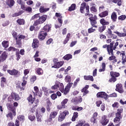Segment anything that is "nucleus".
Listing matches in <instances>:
<instances>
[{"label": "nucleus", "mask_w": 126, "mask_h": 126, "mask_svg": "<svg viewBox=\"0 0 126 126\" xmlns=\"http://www.w3.org/2000/svg\"><path fill=\"white\" fill-rule=\"evenodd\" d=\"M6 118H10L11 120H13V116L12 115V113L11 112H9V113L6 115Z\"/></svg>", "instance_id": "obj_58"}, {"label": "nucleus", "mask_w": 126, "mask_h": 126, "mask_svg": "<svg viewBox=\"0 0 126 126\" xmlns=\"http://www.w3.org/2000/svg\"><path fill=\"white\" fill-rule=\"evenodd\" d=\"M43 30L44 31V32L46 33H48V32H50L51 30H52V24H46L43 28Z\"/></svg>", "instance_id": "obj_25"}, {"label": "nucleus", "mask_w": 126, "mask_h": 126, "mask_svg": "<svg viewBox=\"0 0 126 126\" xmlns=\"http://www.w3.org/2000/svg\"><path fill=\"white\" fill-rule=\"evenodd\" d=\"M116 91L120 93V94H123L125 91L124 90V88L123 87V85L122 84H117L116 86Z\"/></svg>", "instance_id": "obj_18"}, {"label": "nucleus", "mask_w": 126, "mask_h": 126, "mask_svg": "<svg viewBox=\"0 0 126 126\" xmlns=\"http://www.w3.org/2000/svg\"><path fill=\"white\" fill-rule=\"evenodd\" d=\"M70 37H71V34L70 33H68L66 35V38L63 42V44H64V45H65V44L67 43V42H68L70 39Z\"/></svg>", "instance_id": "obj_33"}, {"label": "nucleus", "mask_w": 126, "mask_h": 126, "mask_svg": "<svg viewBox=\"0 0 126 126\" xmlns=\"http://www.w3.org/2000/svg\"><path fill=\"white\" fill-rule=\"evenodd\" d=\"M102 68L98 70L99 72H103L106 70V63H102L101 64Z\"/></svg>", "instance_id": "obj_43"}, {"label": "nucleus", "mask_w": 126, "mask_h": 126, "mask_svg": "<svg viewBox=\"0 0 126 126\" xmlns=\"http://www.w3.org/2000/svg\"><path fill=\"white\" fill-rule=\"evenodd\" d=\"M84 78L85 80H90V81H94V78H93V76H84Z\"/></svg>", "instance_id": "obj_41"}, {"label": "nucleus", "mask_w": 126, "mask_h": 126, "mask_svg": "<svg viewBox=\"0 0 126 126\" xmlns=\"http://www.w3.org/2000/svg\"><path fill=\"white\" fill-rule=\"evenodd\" d=\"M7 72L10 74V75H13L15 77H19L20 75V72L16 69H12L7 70Z\"/></svg>", "instance_id": "obj_8"}, {"label": "nucleus", "mask_w": 126, "mask_h": 126, "mask_svg": "<svg viewBox=\"0 0 126 126\" xmlns=\"http://www.w3.org/2000/svg\"><path fill=\"white\" fill-rule=\"evenodd\" d=\"M27 84V77L24 76L23 77V82L22 83V86L23 87H25Z\"/></svg>", "instance_id": "obj_44"}, {"label": "nucleus", "mask_w": 126, "mask_h": 126, "mask_svg": "<svg viewBox=\"0 0 126 126\" xmlns=\"http://www.w3.org/2000/svg\"><path fill=\"white\" fill-rule=\"evenodd\" d=\"M58 111H53L49 115V118L46 121V123H50L53 121V119H55L58 116Z\"/></svg>", "instance_id": "obj_12"}, {"label": "nucleus", "mask_w": 126, "mask_h": 126, "mask_svg": "<svg viewBox=\"0 0 126 126\" xmlns=\"http://www.w3.org/2000/svg\"><path fill=\"white\" fill-rule=\"evenodd\" d=\"M115 44V41H112L110 43V45H104L102 46L103 49H106L107 48V51L108 52V54H110V53H112L113 54V47H114V44Z\"/></svg>", "instance_id": "obj_11"}, {"label": "nucleus", "mask_w": 126, "mask_h": 126, "mask_svg": "<svg viewBox=\"0 0 126 126\" xmlns=\"http://www.w3.org/2000/svg\"><path fill=\"white\" fill-rule=\"evenodd\" d=\"M117 54L119 55L120 54V56H122V64H125L126 63V52L125 51H122V52L120 51H117Z\"/></svg>", "instance_id": "obj_23"}, {"label": "nucleus", "mask_w": 126, "mask_h": 126, "mask_svg": "<svg viewBox=\"0 0 126 126\" xmlns=\"http://www.w3.org/2000/svg\"><path fill=\"white\" fill-rule=\"evenodd\" d=\"M26 36L22 34H19L18 38L17 39H16V45H17V48H21L22 47V41L21 40L22 39H25Z\"/></svg>", "instance_id": "obj_9"}, {"label": "nucleus", "mask_w": 126, "mask_h": 126, "mask_svg": "<svg viewBox=\"0 0 126 126\" xmlns=\"http://www.w3.org/2000/svg\"><path fill=\"white\" fill-rule=\"evenodd\" d=\"M71 102L74 104V105H77L79 104V103H81L82 102V97L81 96L79 97V98L76 97L71 99Z\"/></svg>", "instance_id": "obj_20"}, {"label": "nucleus", "mask_w": 126, "mask_h": 126, "mask_svg": "<svg viewBox=\"0 0 126 126\" xmlns=\"http://www.w3.org/2000/svg\"><path fill=\"white\" fill-rule=\"evenodd\" d=\"M47 35H48V33L46 32L41 31L39 33L38 38L40 40V41H43V40H45V39H46V36H47Z\"/></svg>", "instance_id": "obj_22"}, {"label": "nucleus", "mask_w": 126, "mask_h": 126, "mask_svg": "<svg viewBox=\"0 0 126 126\" xmlns=\"http://www.w3.org/2000/svg\"><path fill=\"white\" fill-rule=\"evenodd\" d=\"M63 60L64 61H69L72 59V55L71 54H66L63 58Z\"/></svg>", "instance_id": "obj_37"}, {"label": "nucleus", "mask_w": 126, "mask_h": 126, "mask_svg": "<svg viewBox=\"0 0 126 126\" xmlns=\"http://www.w3.org/2000/svg\"><path fill=\"white\" fill-rule=\"evenodd\" d=\"M68 102V99L65 98L61 102V106L58 105L57 109L58 110H63V109H65L66 106L65 104H67Z\"/></svg>", "instance_id": "obj_16"}, {"label": "nucleus", "mask_w": 126, "mask_h": 126, "mask_svg": "<svg viewBox=\"0 0 126 126\" xmlns=\"http://www.w3.org/2000/svg\"><path fill=\"white\" fill-rule=\"evenodd\" d=\"M119 106H120V104L118 102H114V104H112L113 108H116V109H118Z\"/></svg>", "instance_id": "obj_60"}, {"label": "nucleus", "mask_w": 126, "mask_h": 126, "mask_svg": "<svg viewBox=\"0 0 126 126\" xmlns=\"http://www.w3.org/2000/svg\"><path fill=\"white\" fill-rule=\"evenodd\" d=\"M78 118V112H74L73 113V116L72 117L71 121L72 122H75L76 119Z\"/></svg>", "instance_id": "obj_38"}, {"label": "nucleus", "mask_w": 126, "mask_h": 126, "mask_svg": "<svg viewBox=\"0 0 126 126\" xmlns=\"http://www.w3.org/2000/svg\"><path fill=\"white\" fill-rule=\"evenodd\" d=\"M33 89L34 92H33V93L34 96L42 97V95H43V92L42 91H39V88H38V87H34Z\"/></svg>", "instance_id": "obj_15"}, {"label": "nucleus", "mask_w": 126, "mask_h": 126, "mask_svg": "<svg viewBox=\"0 0 126 126\" xmlns=\"http://www.w3.org/2000/svg\"><path fill=\"white\" fill-rule=\"evenodd\" d=\"M93 27H94L92 26V27H91V28H89L88 30V33H93V32H95V31H96V29H93Z\"/></svg>", "instance_id": "obj_59"}, {"label": "nucleus", "mask_w": 126, "mask_h": 126, "mask_svg": "<svg viewBox=\"0 0 126 126\" xmlns=\"http://www.w3.org/2000/svg\"><path fill=\"white\" fill-rule=\"evenodd\" d=\"M22 13H24V11L21 10L19 12L15 13L12 15L13 17H17V16H19L22 14Z\"/></svg>", "instance_id": "obj_47"}, {"label": "nucleus", "mask_w": 126, "mask_h": 126, "mask_svg": "<svg viewBox=\"0 0 126 126\" xmlns=\"http://www.w3.org/2000/svg\"><path fill=\"white\" fill-rule=\"evenodd\" d=\"M105 35L108 38H109V39H111V38H113V39H117V36L113 34V32L110 29L106 31Z\"/></svg>", "instance_id": "obj_17"}, {"label": "nucleus", "mask_w": 126, "mask_h": 126, "mask_svg": "<svg viewBox=\"0 0 126 126\" xmlns=\"http://www.w3.org/2000/svg\"><path fill=\"white\" fill-rule=\"evenodd\" d=\"M65 81L66 82H70L71 81V77L69 75H67L65 76Z\"/></svg>", "instance_id": "obj_62"}, {"label": "nucleus", "mask_w": 126, "mask_h": 126, "mask_svg": "<svg viewBox=\"0 0 126 126\" xmlns=\"http://www.w3.org/2000/svg\"><path fill=\"white\" fill-rule=\"evenodd\" d=\"M35 71L38 75H42L44 73V70H43L42 68H36L35 69Z\"/></svg>", "instance_id": "obj_35"}, {"label": "nucleus", "mask_w": 126, "mask_h": 126, "mask_svg": "<svg viewBox=\"0 0 126 126\" xmlns=\"http://www.w3.org/2000/svg\"><path fill=\"white\" fill-rule=\"evenodd\" d=\"M9 107L10 108V110L12 112L13 116L15 117L16 116V109L14 107H11L10 105H9Z\"/></svg>", "instance_id": "obj_52"}, {"label": "nucleus", "mask_w": 126, "mask_h": 126, "mask_svg": "<svg viewBox=\"0 0 126 126\" xmlns=\"http://www.w3.org/2000/svg\"><path fill=\"white\" fill-rule=\"evenodd\" d=\"M90 9L92 13H96L97 11V7L94 5L91 6Z\"/></svg>", "instance_id": "obj_40"}, {"label": "nucleus", "mask_w": 126, "mask_h": 126, "mask_svg": "<svg viewBox=\"0 0 126 126\" xmlns=\"http://www.w3.org/2000/svg\"><path fill=\"white\" fill-rule=\"evenodd\" d=\"M13 100L15 101H19L20 100L19 94L16 93H11V95L8 97V102H12Z\"/></svg>", "instance_id": "obj_6"}, {"label": "nucleus", "mask_w": 126, "mask_h": 126, "mask_svg": "<svg viewBox=\"0 0 126 126\" xmlns=\"http://www.w3.org/2000/svg\"><path fill=\"white\" fill-rule=\"evenodd\" d=\"M124 110L123 108L118 109L117 110V112L116 113V117L114 119V123H119L118 124L115 125V126H121V124H122V122H121V120L123 119V116H122V113H123Z\"/></svg>", "instance_id": "obj_2"}, {"label": "nucleus", "mask_w": 126, "mask_h": 126, "mask_svg": "<svg viewBox=\"0 0 126 126\" xmlns=\"http://www.w3.org/2000/svg\"><path fill=\"white\" fill-rule=\"evenodd\" d=\"M63 62H59L57 63H54V65L52 66V68H60L61 66L63 65Z\"/></svg>", "instance_id": "obj_29"}, {"label": "nucleus", "mask_w": 126, "mask_h": 126, "mask_svg": "<svg viewBox=\"0 0 126 126\" xmlns=\"http://www.w3.org/2000/svg\"><path fill=\"white\" fill-rule=\"evenodd\" d=\"M36 98L35 97H33L32 96V94H30L29 96L27 98V100L30 104V105L33 104L32 106V109L33 108H35V107H37L38 106V104H39V99H37L36 100H35Z\"/></svg>", "instance_id": "obj_4"}, {"label": "nucleus", "mask_w": 126, "mask_h": 126, "mask_svg": "<svg viewBox=\"0 0 126 126\" xmlns=\"http://www.w3.org/2000/svg\"><path fill=\"white\" fill-rule=\"evenodd\" d=\"M37 122L38 123H41L42 122V120H43V117L41 114H36V115Z\"/></svg>", "instance_id": "obj_48"}, {"label": "nucleus", "mask_w": 126, "mask_h": 126, "mask_svg": "<svg viewBox=\"0 0 126 126\" xmlns=\"http://www.w3.org/2000/svg\"><path fill=\"white\" fill-rule=\"evenodd\" d=\"M108 94L104 92H99L96 94L97 98H102L105 100H108Z\"/></svg>", "instance_id": "obj_13"}, {"label": "nucleus", "mask_w": 126, "mask_h": 126, "mask_svg": "<svg viewBox=\"0 0 126 126\" xmlns=\"http://www.w3.org/2000/svg\"><path fill=\"white\" fill-rule=\"evenodd\" d=\"M12 35L15 40H17V39H18V36L17 35L18 33L15 31L12 32Z\"/></svg>", "instance_id": "obj_55"}, {"label": "nucleus", "mask_w": 126, "mask_h": 126, "mask_svg": "<svg viewBox=\"0 0 126 126\" xmlns=\"http://www.w3.org/2000/svg\"><path fill=\"white\" fill-rule=\"evenodd\" d=\"M110 74L111 78L109 80V82H116V81H117V77L120 76V73L117 72L110 71Z\"/></svg>", "instance_id": "obj_7"}, {"label": "nucleus", "mask_w": 126, "mask_h": 126, "mask_svg": "<svg viewBox=\"0 0 126 126\" xmlns=\"http://www.w3.org/2000/svg\"><path fill=\"white\" fill-rule=\"evenodd\" d=\"M126 15H122L121 16H120L119 17H118V19L119 20H125V19H126Z\"/></svg>", "instance_id": "obj_61"}, {"label": "nucleus", "mask_w": 126, "mask_h": 126, "mask_svg": "<svg viewBox=\"0 0 126 126\" xmlns=\"http://www.w3.org/2000/svg\"><path fill=\"white\" fill-rule=\"evenodd\" d=\"M31 83H34L36 80H37V76H32L30 79Z\"/></svg>", "instance_id": "obj_56"}, {"label": "nucleus", "mask_w": 126, "mask_h": 126, "mask_svg": "<svg viewBox=\"0 0 126 126\" xmlns=\"http://www.w3.org/2000/svg\"><path fill=\"white\" fill-rule=\"evenodd\" d=\"M80 12L82 14L85 13V16H89V19L90 20L91 25L93 27H94V28H97L98 27V26H97V20L98 19V18L97 17V16L94 15L93 16V14L89 13V5H87L86 2H84L81 4Z\"/></svg>", "instance_id": "obj_1"}, {"label": "nucleus", "mask_w": 126, "mask_h": 126, "mask_svg": "<svg viewBox=\"0 0 126 126\" xmlns=\"http://www.w3.org/2000/svg\"><path fill=\"white\" fill-rule=\"evenodd\" d=\"M2 46L4 49H7L9 47V41L8 40H4L1 43Z\"/></svg>", "instance_id": "obj_31"}, {"label": "nucleus", "mask_w": 126, "mask_h": 126, "mask_svg": "<svg viewBox=\"0 0 126 126\" xmlns=\"http://www.w3.org/2000/svg\"><path fill=\"white\" fill-rule=\"evenodd\" d=\"M8 57V53L6 51L2 52V54L0 56V61L1 63L6 61V59Z\"/></svg>", "instance_id": "obj_19"}, {"label": "nucleus", "mask_w": 126, "mask_h": 126, "mask_svg": "<svg viewBox=\"0 0 126 126\" xmlns=\"http://www.w3.org/2000/svg\"><path fill=\"white\" fill-rule=\"evenodd\" d=\"M40 24H39L37 21H34V23L32 26H31L30 28V31H38L41 28V26H40Z\"/></svg>", "instance_id": "obj_10"}, {"label": "nucleus", "mask_w": 126, "mask_h": 126, "mask_svg": "<svg viewBox=\"0 0 126 126\" xmlns=\"http://www.w3.org/2000/svg\"><path fill=\"white\" fill-rule=\"evenodd\" d=\"M17 119L19 121H20V122H24L25 117L24 115H19L17 117Z\"/></svg>", "instance_id": "obj_53"}, {"label": "nucleus", "mask_w": 126, "mask_h": 126, "mask_svg": "<svg viewBox=\"0 0 126 126\" xmlns=\"http://www.w3.org/2000/svg\"><path fill=\"white\" fill-rule=\"evenodd\" d=\"M99 22L102 26L98 27V32L102 33V32H104V31L106 30V28H107L106 25H109L110 24V22L106 21L104 18L101 19Z\"/></svg>", "instance_id": "obj_3"}, {"label": "nucleus", "mask_w": 126, "mask_h": 126, "mask_svg": "<svg viewBox=\"0 0 126 126\" xmlns=\"http://www.w3.org/2000/svg\"><path fill=\"white\" fill-rule=\"evenodd\" d=\"M70 124H71V122H66L63 123L60 126H70Z\"/></svg>", "instance_id": "obj_64"}, {"label": "nucleus", "mask_w": 126, "mask_h": 126, "mask_svg": "<svg viewBox=\"0 0 126 126\" xmlns=\"http://www.w3.org/2000/svg\"><path fill=\"white\" fill-rule=\"evenodd\" d=\"M69 88H67V87L65 88L64 90H63V91H62V93H63L64 95H66L68 92H69Z\"/></svg>", "instance_id": "obj_54"}, {"label": "nucleus", "mask_w": 126, "mask_h": 126, "mask_svg": "<svg viewBox=\"0 0 126 126\" xmlns=\"http://www.w3.org/2000/svg\"><path fill=\"white\" fill-rule=\"evenodd\" d=\"M7 51H8V52H16V53H17V52H18V51H19V49L16 48L13 46H10L7 49Z\"/></svg>", "instance_id": "obj_34"}, {"label": "nucleus", "mask_w": 126, "mask_h": 126, "mask_svg": "<svg viewBox=\"0 0 126 126\" xmlns=\"http://www.w3.org/2000/svg\"><path fill=\"white\" fill-rule=\"evenodd\" d=\"M46 20H47V15H43L40 16L37 20H35V21L37 22L39 24H43Z\"/></svg>", "instance_id": "obj_21"}, {"label": "nucleus", "mask_w": 126, "mask_h": 126, "mask_svg": "<svg viewBox=\"0 0 126 126\" xmlns=\"http://www.w3.org/2000/svg\"><path fill=\"white\" fill-rule=\"evenodd\" d=\"M109 122H110V120L109 119H108V116L106 115H103L101 117V119L100 120V124H101L102 126H107V125L109 124Z\"/></svg>", "instance_id": "obj_14"}, {"label": "nucleus", "mask_w": 126, "mask_h": 126, "mask_svg": "<svg viewBox=\"0 0 126 126\" xmlns=\"http://www.w3.org/2000/svg\"><path fill=\"white\" fill-rule=\"evenodd\" d=\"M108 15H109V11L107 10L103 11L98 14V16H100L101 18L106 17V16H108Z\"/></svg>", "instance_id": "obj_32"}, {"label": "nucleus", "mask_w": 126, "mask_h": 126, "mask_svg": "<svg viewBox=\"0 0 126 126\" xmlns=\"http://www.w3.org/2000/svg\"><path fill=\"white\" fill-rule=\"evenodd\" d=\"M32 47L33 49H36L39 47V40L37 38L33 39V42L32 43Z\"/></svg>", "instance_id": "obj_26"}, {"label": "nucleus", "mask_w": 126, "mask_h": 126, "mask_svg": "<svg viewBox=\"0 0 126 126\" xmlns=\"http://www.w3.org/2000/svg\"><path fill=\"white\" fill-rule=\"evenodd\" d=\"M6 83V78L4 77H2L1 78V83L0 85L1 87H4V84Z\"/></svg>", "instance_id": "obj_42"}, {"label": "nucleus", "mask_w": 126, "mask_h": 126, "mask_svg": "<svg viewBox=\"0 0 126 126\" xmlns=\"http://www.w3.org/2000/svg\"><path fill=\"white\" fill-rule=\"evenodd\" d=\"M17 23H18L19 25H24V24H25V20L23 19H18L17 20Z\"/></svg>", "instance_id": "obj_46"}, {"label": "nucleus", "mask_w": 126, "mask_h": 126, "mask_svg": "<svg viewBox=\"0 0 126 126\" xmlns=\"http://www.w3.org/2000/svg\"><path fill=\"white\" fill-rule=\"evenodd\" d=\"M58 88H59V81H57L55 85L51 87V89H52V90H56L58 89Z\"/></svg>", "instance_id": "obj_51"}, {"label": "nucleus", "mask_w": 126, "mask_h": 126, "mask_svg": "<svg viewBox=\"0 0 126 126\" xmlns=\"http://www.w3.org/2000/svg\"><path fill=\"white\" fill-rule=\"evenodd\" d=\"M89 88V85H86L85 87L81 90V92L83 93V96H85L89 93V91L87 90Z\"/></svg>", "instance_id": "obj_28"}, {"label": "nucleus", "mask_w": 126, "mask_h": 126, "mask_svg": "<svg viewBox=\"0 0 126 126\" xmlns=\"http://www.w3.org/2000/svg\"><path fill=\"white\" fill-rule=\"evenodd\" d=\"M111 18L113 22H116V21H117L118 16L117 15V13H116V12H112L111 16Z\"/></svg>", "instance_id": "obj_30"}, {"label": "nucleus", "mask_w": 126, "mask_h": 126, "mask_svg": "<svg viewBox=\"0 0 126 126\" xmlns=\"http://www.w3.org/2000/svg\"><path fill=\"white\" fill-rule=\"evenodd\" d=\"M75 8H76V4H75V3H73L69 7L68 10V11H73V10H75Z\"/></svg>", "instance_id": "obj_45"}, {"label": "nucleus", "mask_w": 126, "mask_h": 126, "mask_svg": "<svg viewBox=\"0 0 126 126\" xmlns=\"http://www.w3.org/2000/svg\"><path fill=\"white\" fill-rule=\"evenodd\" d=\"M15 55L17 58L16 59L17 61H19V60H20V58H21V56H20V54L19 53V50H18V51H17L16 52Z\"/></svg>", "instance_id": "obj_57"}, {"label": "nucleus", "mask_w": 126, "mask_h": 126, "mask_svg": "<svg viewBox=\"0 0 126 126\" xmlns=\"http://www.w3.org/2000/svg\"><path fill=\"white\" fill-rule=\"evenodd\" d=\"M108 55H111V56H110L108 58V60L109 61H114V60H115V59H116V56H114V51H113V50H112V53H110V54H108Z\"/></svg>", "instance_id": "obj_50"}, {"label": "nucleus", "mask_w": 126, "mask_h": 126, "mask_svg": "<svg viewBox=\"0 0 126 126\" xmlns=\"http://www.w3.org/2000/svg\"><path fill=\"white\" fill-rule=\"evenodd\" d=\"M6 4L10 7V8H11L12 6L15 4V1L14 0H6Z\"/></svg>", "instance_id": "obj_27"}, {"label": "nucleus", "mask_w": 126, "mask_h": 126, "mask_svg": "<svg viewBox=\"0 0 126 126\" xmlns=\"http://www.w3.org/2000/svg\"><path fill=\"white\" fill-rule=\"evenodd\" d=\"M50 10V8H45L44 6H41L39 8V12L40 13H43V12H47V11H49Z\"/></svg>", "instance_id": "obj_36"}, {"label": "nucleus", "mask_w": 126, "mask_h": 126, "mask_svg": "<svg viewBox=\"0 0 126 126\" xmlns=\"http://www.w3.org/2000/svg\"><path fill=\"white\" fill-rule=\"evenodd\" d=\"M39 17L40 14H36L32 17V20H34V19H37V18H39Z\"/></svg>", "instance_id": "obj_63"}, {"label": "nucleus", "mask_w": 126, "mask_h": 126, "mask_svg": "<svg viewBox=\"0 0 126 126\" xmlns=\"http://www.w3.org/2000/svg\"><path fill=\"white\" fill-rule=\"evenodd\" d=\"M60 91L61 92H63V90L64 89V87L63 86V84L59 82V87Z\"/></svg>", "instance_id": "obj_49"}, {"label": "nucleus", "mask_w": 126, "mask_h": 126, "mask_svg": "<svg viewBox=\"0 0 126 126\" xmlns=\"http://www.w3.org/2000/svg\"><path fill=\"white\" fill-rule=\"evenodd\" d=\"M68 115H69L68 110H65L63 111H60L58 116V122L60 123L63 122L65 120L66 116H68Z\"/></svg>", "instance_id": "obj_5"}, {"label": "nucleus", "mask_w": 126, "mask_h": 126, "mask_svg": "<svg viewBox=\"0 0 126 126\" xmlns=\"http://www.w3.org/2000/svg\"><path fill=\"white\" fill-rule=\"evenodd\" d=\"M115 34H117L118 37H126V32L124 33L120 32L118 31L114 32Z\"/></svg>", "instance_id": "obj_39"}, {"label": "nucleus", "mask_w": 126, "mask_h": 126, "mask_svg": "<svg viewBox=\"0 0 126 126\" xmlns=\"http://www.w3.org/2000/svg\"><path fill=\"white\" fill-rule=\"evenodd\" d=\"M107 3H109V4L117 3V5L121 6V5H122V0H108Z\"/></svg>", "instance_id": "obj_24"}]
</instances>
